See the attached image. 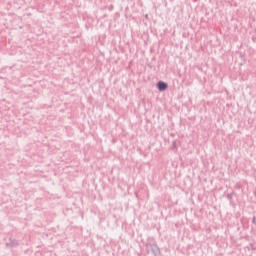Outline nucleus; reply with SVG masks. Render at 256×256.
Here are the masks:
<instances>
[{
	"label": "nucleus",
	"instance_id": "1",
	"mask_svg": "<svg viewBox=\"0 0 256 256\" xmlns=\"http://www.w3.org/2000/svg\"><path fill=\"white\" fill-rule=\"evenodd\" d=\"M158 89H159V91H165V89H167V83L159 82L158 83Z\"/></svg>",
	"mask_w": 256,
	"mask_h": 256
}]
</instances>
